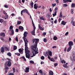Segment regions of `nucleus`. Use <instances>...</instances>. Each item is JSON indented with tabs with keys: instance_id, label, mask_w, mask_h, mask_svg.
Here are the masks:
<instances>
[{
	"instance_id": "30",
	"label": "nucleus",
	"mask_w": 75,
	"mask_h": 75,
	"mask_svg": "<svg viewBox=\"0 0 75 75\" xmlns=\"http://www.w3.org/2000/svg\"><path fill=\"white\" fill-rule=\"evenodd\" d=\"M17 46H13V50H17Z\"/></svg>"
},
{
	"instance_id": "14",
	"label": "nucleus",
	"mask_w": 75,
	"mask_h": 75,
	"mask_svg": "<svg viewBox=\"0 0 75 75\" xmlns=\"http://www.w3.org/2000/svg\"><path fill=\"white\" fill-rule=\"evenodd\" d=\"M71 48H72V47L69 46L67 50V52H69V51H71Z\"/></svg>"
},
{
	"instance_id": "64",
	"label": "nucleus",
	"mask_w": 75,
	"mask_h": 75,
	"mask_svg": "<svg viewBox=\"0 0 75 75\" xmlns=\"http://www.w3.org/2000/svg\"><path fill=\"white\" fill-rule=\"evenodd\" d=\"M16 32H18V29L17 28L16 29Z\"/></svg>"
},
{
	"instance_id": "45",
	"label": "nucleus",
	"mask_w": 75,
	"mask_h": 75,
	"mask_svg": "<svg viewBox=\"0 0 75 75\" xmlns=\"http://www.w3.org/2000/svg\"><path fill=\"white\" fill-rule=\"evenodd\" d=\"M16 41H17V42H18V38L16 37V38L15 39Z\"/></svg>"
},
{
	"instance_id": "24",
	"label": "nucleus",
	"mask_w": 75,
	"mask_h": 75,
	"mask_svg": "<svg viewBox=\"0 0 75 75\" xmlns=\"http://www.w3.org/2000/svg\"><path fill=\"white\" fill-rule=\"evenodd\" d=\"M7 55L8 56H9V57H11V53H10V52H8L7 53Z\"/></svg>"
},
{
	"instance_id": "52",
	"label": "nucleus",
	"mask_w": 75,
	"mask_h": 75,
	"mask_svg": "<svg viewBox=\"0 0 75 75\" xmlns=\"http://www.w3.org/2000/svg\"><path fill=\"white\" fill-rule=\"evenodd\" d=\"M40 19L41 20H44V18H43V17H40Z\"/></svg>"
},
{
	"instance_id": "55",
	"label": "nucleus",
	"mask_w": 75,
	"mask_h": 75,
	"mask_svg": "<svg viewBox=\"0 0 75 75\" xmlns=\"http://www.w3.org/2000/svg\"><path fill=\"white\" fill-rule=\"evenodd\" d=\"M41 8H42V9H44V8H45V7L44 6L42 5Z\"/></svg>"
},
{
	"instance_id": "23",
	"label": "nucleus",
	"mask_w": 75,
	"mask_h": 75,
	"mask_svg": "<svg viewBox=\"0 0 75 75\" xmlns=\"http://www.w3.org/2000/svg\"><path fill=\"white\" fill-rule=\"evenodd\" d=\"M63 67H64V68H68V66L67 65L65 64H64L63 65Z\"/></svg>"
},
{
	"instance_id": "20",
	"label": "nucleus",
	"mask_w": 75,
	"mask_h": 75,
	"mask_svg": "<svg viewBox=\"0 0 75 75\" xmlns=\"http://www.w3.org/2000/svg\"><path fill=\"white\" fill-rule=\"evenodd\" d=\"M34 8H35V9H37L38 8V6H37V5L36 4H35L34 5Z\"/></svg>"
},
{
	"instance_id": "43",
	"label": "nucleus",
	"mask_w": 75,
	"mask_h": 75,
	"mask_svg": "<svg viewBox=\"0 0 75 75\" xmlns=\"http://www.w3.org/2000/svg\"><path fill=\"white\" fill-rule=\"evenodd\" d=\"M42 35H44V36H45V35H46V33L45 32L44 33H43L42 34Z\"/></svg>"
},
{
	"instance_id": "10",
	"label": "nucleus",
	"mask_w": 75,
	"mask_h": 75,
	"mask_svg": "<svg viewBox=\"0 0 75 75\" xmlns=\"http://www.w3.org/2000/svg\"><path fill=\"white\" fill-rule=\"evenodd\" d=\"M38 27L40 30H41V31H43L44 29V28H42V27H41L40 25H38Z\"/></svg>"
},
{
	"instance_id": "49",
	"label": "nucleus",
	"mask_w": 75,
	"mask_h": 75,
	"mask_svg": "<svg viewBox=\"0 0 75 75\" xmlns=\"http://www.w3.org/2000/svg\"><path fill=\"white\" fill-rule=\"evenodd\" d=\"M5 50L6 51H7L8 50V48L6 47H5Z\"/></svg>"
},
{
	"instance_id": "57",
	"label": "nucleus",
	"mask_w": 75,
	"mask_h": 75,
	"mask_svg": "<svg viewBox=\"0 0 75 75\" xmlns=\"http://www.w3.org/2000/svg\"><path fill=\"white\" fill-rule=\"evenodd\" d=\"M47 16H48V17H51V16L50 15V14H47Z\"/></svg>"
},
{
	"instance_id": "54",
	"label": "nucleus",
	"mask_w": 75,
	"mask_h": 75,
	"mask_svg": "<svg viewBox=\"0 0 75 75\" xmlns=\"http://www.w3.org/2000/svg\"><path fill=\"white\" fill-rule=\"evenodd\" d=\"M4 6L5 8H8V6L5 5Z\"/></svg>"
},
{
	"instance_id": "29",
	"label": "nucleus",
	"mask_w": 75,
	"mask_h": 75,
	"mask_svg": "<svg viewBox=\"0 0 75 75\" xmlns=\"http://www.w3.org/2000/svg\"><path fill=\"white\" fill-rule=\"evenodd\" d=\"M39 72H40V74H41L42 75H43V73L41 70H40Z\"/></svg>"
},
{
	"instance_id": "31",
	"label": "nucleus",
	"mask_w": 75,
	"mask_h": 75,
	"mask_svg": "<svg viewBox=\"0 0 75 75\" xmlns=\"http://www.w3.org/2000/svg\"><path fill=\"white\" fill-rule=\"evenodd\" d=\"M15 54L18 56H20V53H15Z\"/></svg>"
},
{
	"instance_id": "25",
	"label": "nucleus",
	"mask_w": 75,
	"mask_h": 75,
	"mask_svg": "<svg viewBox=\"0 0 75 75\" xmlns=\"http://www.w3.org/2000/svg\"><path fill=\"white\" fill-rule=\"evenodd\" d=\"M71 7L73 8L74 7H75V4L74 3H72L71 4Z\"/></svg>"
},
{
	"instance_id": "3",
	"label": "nucleus",
	"mask_w": 75,
	"mask_h": 75,
	"mask_svg": "<svg viewBox=\"0 0 75 75\" xmlns=\"http://www.w3.org/2000/svg\"><path fill=\"white\" fill-rule=\"evenodd\" d=\"M57 10H58V8L56 7L54 9V14H52V15L53 17H55V16H57Z\"/></svg>"
},
{
	"instance_id": "47",
	"label": "nucleus",
	"mask_w": 75,
	"mask_h": 75,
	"mask_svg": "<svg viewBox=\"0 0 75 75\" xmlns=\"http://www.w3.org/2000/svg\"><path fill=\"white\" fill-rule=\"evenodd\" d=\"M56 6V4H52V7H55Z\"/></svg>"
},
{
	"instance_id": "7",
	"label": "nucleus",
	"mask_w": 75,
	"mask_h": 75,
	"mask_svg": "<svg viewBox=\"0 0 75 75\" xmlns=\"http://www.w3.org/2000/svg\"><path fill=\"white\" fill-rule=\"evenodd\" d=\"M37 45H35L33 46V51H35L36 50V48H37Z\"/></svg>"
},
{
	"instance_id": "39",
	"label": "nucleus",
	"mask_w": 75,
	"mask_h": 75,
	"mask_svg": "<svg viewBox=\"0 0 75 75\" xmlns=\"http://www.w3.org/2000/svg\"><path fill=\"white\" fill-rule=\"evenodd\" d=\"M15 68H13V73H14L16 71H15Z\"/></svg>"
},
{
	"instance_id": "15",
	"label": "nucleus",
	"mask_w": 75,
	"mask_h": 75,
	"mask_svg": "<svg viewBox=\"0 0 75 75\" xmlns=\"http://www.w3.org/2000/svg\"><path fill=\"white\" fill-rule=\"evenodd\" d=\"M11 33H10V35H13L14 34V30L13 29H11Z\"/></svg>"
},
{
	"instance_id": "17",
	"label": "nucleus",
	"mask_w": 75,
	"mask_h": 75,
	"mask_svg": "<svg viewBox=\"0 0 75 75\" xmlns=\"http://www.w3.org/2000/svg\"><path fill=\"white\" fill-rule=\"evenodd\" d=\"M66 23H67L64 21H62V23H61V24H62V25H65V24H66Z\"/></svg>"
},
{
	"instance_id": "26",
	"label": "nucleus",
	"mask_w": 75,
	"mask_h": 75,
	"mask_svg": "<svg viewBox=\"0 0 75 75\" xmlns=\"http://www.w3.org/2000/svg\"><path fill=\"white\" fill-rule=\"evenodd\" d=\"M50 61H52V62H55V59L53 58H52L50 59Z\"/></svg>"
},
{
	"instance_id": "61",
	"label": "nucleus",
	"mask_w": 75,
	"mask_h": 75,
	"mask_svg": "<svg viewBox=\"0 0 75 75\" xmlns=\"http://www.w3.org/2000/svg\"><path fill=\"white\" fill-rule=\"evenodd\" d=\"M28 34V33L27 32H25L24 33V34H26V35H27Z\"/></svg>"
},
{
	"instance_id": "16",
	"label": "nucleus",
	"mask_w": 75,
	"mask_h": 75,
	"mask_svg": "<svg viewBox=\"0 0 75 75\" xmlns=\"http://www.w3.org/2000/svg\"><path fill=\"white\" fill-rule=\"evenodd\" d=\"M18 51L19 52L21 53V54H23V50H22L21 49H18Z\"/></svg>"
},
{
	"instance_id": "21",
	"label": "nucleus",
	"mask_w": 75,
	"mask_h": 75,
	"mask_svg": "<svg viewBox=\"0 0 75 75\" xmlns=\"http://www.w3.org/2000/svg\"><path fill=\"white\" fill-rule=\"evenodd\" d=\"M31 33L32 35H35V31H34L33 30L31 31Z\"/></svg>"
},
{
	"instance_id": "58",
	"label": "nucleus",
	"mask_w": 75,
	"mask_h": 75,
	"mask_svg": "<svg viewBox=\"0 0 75 75\" xmlns=\"http://www.w3.org/2000/svg\"><path fill=\"white\" fill-rule=\"evenodd\" d=\"M36 28V27H35V26L33 27V30L35 31V30Z\"/></svg>"
},
{
	"instance_id": "1",
	"label": "nucleus",
	"mask_w": 75,
	"mask_h": 75,
	"mask_svg": "<svg viewBox=\"0 0 75 75\" xmlns=\"http://www.w3.org/2000/svg\"><path fill=\"white\" fill-rule=\"evenodd\" d=\"M25 56L26 58H28V59H30V54H29V55H28V53L30 52V51L28 50V46H25Z\"/></svg>"
},
{
	"instance_id": "59",
	"label": "nucleus",
	"mask_w": 75,
	"mask_h": 75,
	"mask_svg": "<svg viewBox=\"0 0 75 75\" xmlns=\"http://www.w3.org/2000/svg\"><path fill=\"white\" fill-rule=\"evenodd\" d=\"M59 18H62V15H59Z\"/></svg>"
},
{
	"instance_id": "40",
	"label": "nucleus",
	"mask_w": 75,
	"mask_h": 75,
	"mask_svg": "<svg viewBox=\"0 0 75 75\" xmlns=\"http://www.w3.org/2000/svg\"><path fill=\"white\" fill-rule=\"evenodd\" d=\"M26 13H27V14H28V15H30V14H29V13L28 12V11H27V10L26 9V11H25Z\"/></svg>"
},
{
	"instance_id": "34",
	"label": "nucleus",
	"mask_w": 75,
	"mask_h": 75,
	"mask_svg": "<svg viewBox=\"0 0 75 75\" xmlns=\"http://www.w3.org/2000/svg\"><path fill=\"white\" fill-rule=\"evenodd\" d=\"M36 40V39H32V41L33 42V43H34L35 42Z\"/></svg>"
},
{
	"instance_id": "38",
	"label": "nucleus",
	"mask_w": 75,
	"mask_h": 75,
	"mask_svg": "<svg viewBox=\"0 0 75 75\" xmlns=\"http://www.w3.org/2000/svg\"><path fill=\"white\" fill-rule=\"evenodd\" d=\"M29 62L30 63H31V64H34V61L32 60H30V61Z\"/></svg>"
},
{
	"instance_id": "4",
	"label": "nucleus",
	"mask_w": 75,
	"mask_h": 75,
	"mask_svg": "<svg viewBox=\"0 0 75 75\" xmlns=\"http://www.w3.org/2000/svg\"><path fill=\"white\" fill-rule=\"evenodd\" d=\"M6 64H7V66L10 67L11 65V63L10 61H8L6 62Z\"/></svg>"
},
{
	"instance_id": "2",
	"label": "nucleus",
	"mask_w": 75,
	"mask_h": 75,
	"mask_svg": "<svg viewBox=\"0 0 75 75\" xmlns=\"http://www.w3.org/2000/svg\"><path fill=\"white\" fill-rule=\"evenodd\" d=\"M24 37L23 38L24 39V40L25 42V46H28V41L27 40V39L25 38L26 37H27V35H26L25 34H23Z\"/></svg>"
},
{
	"instance_id": "44",
	"label": "nucleus",
	"mask_w": 75,
	"mask_h": 75,
	"mask_svg": "<svg viewBox=\"0 0 75 75\" xmlns=\"http://www.w3.org/2000/svg\"><path fill=\"white\" fill-rule=\"evenodd\" d=\"M13 27L12 26H10L9 28V29L11 30V29H13Z\"/></svg>"
},
{
	"instance_id": "32",
	"label": "nucleus",
	"mask_w": 75,
	"mask_h": 75,
	"mask_svg": "<svg viewBox=\"0 0 75 75\" xmlns=\"http://www.w3.org/2000/svg\"><path fill=\"white\" fill-rule=\"evenodd\" d=\"M74 9H72L71 10V14H74Z\"/></svg>"
},
{
	"instance_id": "11",
	"label": "nucleus",
	"mask_w": 75,
	"mask_h": 75,
	"mask_svg": "<svg viewBox=\"0 0 75 75\" xmlns=\"http://www.w3.org/2000/svg\"><path fill=\"white\" fill-rule=\"evenodd\" d=\"M0 50L1 51V52L2 53H3V52H4V49L3 47H2L1 49Z\"/></svg>"
},
{
	"instance_id": "50",
	"label": "nucleus",
	"mask_w": 75,
	"mask_h": 75,
	"mask_svg": "<svg viewBox=\"0 0 75 75\" xmlns=\"http://www.w3.org/2000/svg\"><path fill=\"white\" fill-rule=\"evenodd\" d=\"M58 65V63H56L55 64H54V66H55V67H57V65Z\"/></svg>"
},
{
	"instance_id": "46",
	"label": "nucleus",
	"mask_w": 75,
	"mask_h": 75,
	"mask_svg": "<svg viewBox=\"0 0 75 75\" xmlns=\"http://www.w3.org/2000/svg\"><path fill=\"white\" fill-rule=\"evenodd\" d=\"M5 70H8V67H5Z\"/></svg>"
},
{
	"instance_id": "6",
	"label": "nucleus",
	"mask_w": 75,
	"mask_h": 75,
	"mask_svg": "<svg viewBox=\"0 0 75 75\" xmlns=\"http://www.w3.org/2000/svg\"><path fill=\"white\" fill-rule=\"evenodd\" d=\"M19 30L20 31H23L24 30V28L22 26H20L19 27Z\"/></svg>"
},
{
	"instance_id": "19",
	"label": "nucleus",
	"mask_w": 75,
	"mask_h": 75,
	"mask_svg": "<svg viewBox=\"0 0 75 75\" xmlns=\"http://www.w3.org/2000/svg\"><path fill=\"white\" fill-rule=\"evenodd\" d=\"M71 24H72L73 26H75V22L73 21H71Z\"/></svg>"
},
{
	"instance_id": "53",
	"label": "nucleus",
	"mask_w": 75,
	"mask_h": 75,
	"mask_svg": "<svg viewBox=\"0 0 75 75\" xmlns=\"http://www.w3.org/2000/svg\"><path fill=\"white\" fill-rule=\"evenodd\" d=\"M21 23V21H19L18 22V24H20Z\"/></svg>"
},
{
	"instance_id": "9",
	"label": "nucleus",
	"mask_w": 75,
	"mask_h": 75,
	"mask_svg": "<svg viewBox=\"0 0 75 75\" xmlns=\"http://www.w3.org/2000/svg\"><path fill=\"white\" fill-rule=\"evenodd\" d=\"M30 69V68L29 67H26V70H25V72H28L30 71L29 70Z\"/></svg>"
},
{
	"instance_id": "62",
	"label": "nucleus",
	"mask_w": 75,
	"mask_h": 75,
	"mask_svg": "<svg viewBox=\"0 0 75 75\" xmlns=\"http://www.w3.org/2000/svg\"><path fill=\"white\" fill-rule=\"evenodd\" d=\"M1 40L2 41H3V40H4V38H3V37H1Z\"/></svg>"
},
{
	"instance_id": "42",
	"label": "nucleus",
	"mask_w": 75,
	"mask_h": 75,
	"mask_svg": "<svg viewBox=\"0 0 75 75\" xmlns=\"http://www.w3.org/2000/svg\"><path fill=\"white\" fill-rule=\"evenodd\" d=\"M41 59L42 60L44 59V57L43 56H42L41 57Z\"/></svg>"
},
{
	"instance_id": "56",
	"label": "nucleus",
	"mask_w": 75,
	"mask_h": 75,
	"mask_svg": "<svg viewBox=\"0 0 75 75\" xmlns=\"http://www.w3.org/2000/svg\"><path fill=\"white\" fill-rule=\"evenodd\" d=\"M61 18H59L58 20V21L59 23H60V21H61Z\"/></svg>"
},
{
	"instance_id": "22",
	"label": "nucleus",
	"mask_w": 75,
	"mask_h": 75,
	"mask_svg": "<svg viewBox=\"0 0 75 75\" xmlns=\"http://www.w3.org/2000/svg\"><path fill=\"white\" fill-rule=\"evenodd\" d=\"M39 40V39H36V40L35 42V44H36V45H37V43H38V41Z\"/></svg>"
},
{
	"instance_id": "12",
	"label": "nucleus",
	"mask_w": 75,
	"mask_h": 75,
	"mask_svg": "<svg viewBox=\"0 0 75 75\" xmlns=\"http://www.w3.org/2000/svg\"><path fill=\"white\" fill-rule=\"evenodd\" d=\"M48 53L50 57H52V52L50 50L48 51Z\"/></svg>"
},
{
	"instance_id": "41",
	"label": "nucleus",
	"mask_w": 75,
	"mask_h": 75,
	"mask_svg": "<svg viewBox=\"0 0 75 75\" xmlns=\"http://www.w3.org/2000/svg\"><path fill=\"white\" fill-rule=\"evenodd\" d=\"M45 55L46 56H47V55H48V52H46V53L45 54Z\"/></svg>"
},
{
	"instance_id": "63",
	"label": "nucleus",
	"mask_w": 75,
	"mask_h": 75,
	"mask_svg": "<svg viewBox=\"0 0 75 75\" xmlns=\"http://www.w3.org/2000/svg\"><path fill=\"white\" fill-rule=\"evenodd\" d=\"M64 7H67V6H68L67 4H64Z\"/></svg>"
},
{
	"instance_id": "33",
	"label": "nucleus",
	"mask_w": 75,
	"mask_h": 75,
	"mask_svg": "<svg viewBox=\"0 0 75 75\" xmlns=\"http://www.w3.org/2000/svg\"><path fill=\"white\" fill-rule=\"evenodd\" d=\"M63 1L64 3H67L68 0H63Z\"/></svg>"
},
{
	"instance_id": "51",
	"label": "nucleus",
	"mask_w": 75,
	"mask_h": 75,
	"mask_svg": "<svg viewBox=\"0 0 75 75\" xmlns=\"http://www.w3.org/2000/svg\"><path fill=\"white\" fill-rule=\"evenodd\" d=\"M8 75H14V73H11L9 74Z\"/></svg>"
},
{
	"instance_id": "35",
	"label": "nucleus",
	"mask_w": 75,
	"mask_h": 75,
	"mask_svg": "<svg viewBox=\"0 0 75 75\" xmlns=\"http://www.w3.org/2000/svg\"><path fill=\"white\" fill-rule=\"evenodd\" d=\"M33 4H34V3L33 2H31L30 4V6H31V7H33Z\"/></svg>"
},
{
	"instance_id": "28",
	"label": "nucleus",
	"mask_w": 75,
	"mask_h": 75,
	"mask_svg": "<svg viewBox=\"0 0 75 75\" xmlns=\"http://www.w3.org/2000/svg\"><path fill=\"white\" fill-rule=\"evenodd\" d=\"M4 22V20L2 19H0V23H2L3 22Z\"/></svg>"
},
{
	"instance_id": "13",
	"label": "nucleus",
	"mask_w": 75,
	"mask_h": 75,
	"mask_svg": "<svg viewBox=\"0 0 75 75\" xmlns=\"http://www.w3.org/2000/svg\"><path fill=\"white\" fill-rule=\"evenodd\" d=\"M54 75V73L52 71H50L49 72V74L48 75Z\"/></svg>"
},
{
	"instance_id": "60",
	"label": "nucleus",
	"mask_w": 75,
	"mask_h": 75,
	"mask_svg": "<svg viewBox=\"0 0 75 75\" xmlns=\"http://www.w3.org/2000/svg\"><path fill=\"white\" fill-rule=\"evenodd\" d=\"M69 34V32H67V33H66L65 34V35H67L68 34Z\"/></svg>"
},
{
	"instance_id": "18",
	"label": "nucleus",
	"mask_w": 75,
	"mask_h": 75,
	"mask_svg": "<svg viewBox=\"0 0 75 75\" xmlns=\"http://www.w3.org/2000/svg\"><path fill=\"white\" fill-rule=\"evenodd\" d=\"M0 35L2 37H5V34L3 33H1Z\"/></svg>"
},
{
	"instance_id": "37",
	"label": "nucleus",
	"mask_w": 75,
	"mask_h": 75,
	"mask_svg": "<svg viewBox=\"0 0 75 75\" xmlns=\"http://www.w3.org/2000/svg\"><path fill=\"white\" fill-rule=\"evenodd\" d=\"M22 58H23V59H24V61H26V59H25V58L23 56L22 57Z\"/></svg>"
},
{
	"instance_id": "5",
	"label": "nucleus",
	"mask_w": 75,
	"mask_h": 75,
	"mask_svg": "<svg viewBox=\"0 0 75 75\" xmlns=\"http://www.w3.org/2000/svg\"><path fill=\"white\" fill-rule=\"evenodd\" d=\"M69 47H72V46L73 45L74 43H73V42L72 41H69Z\"/></svg>"
},
{
	"instance_id": "48",
	"label": "nucleus",
	"mask_w": 75,
	"mask_h": 75,
	"mask_svg": "<svg viewBox=\"0 0 75 75\" xmlns=\"http://www.w3.org/2000/svg\"><path fill=\"white\" fill-rule=\"evenodd\" d=\"M34 51H33L32 52L33 53V57L35 56V54L34 53Z\"/></svg>"
},
{
	"instance_id": "36",
	"label": "nucleus",
	"mask_w": 75,
	"mask_h": 75,
	"mask_svg": "<svg viewBox=\"0 0 75 75\" xmlns=\"http://www.w3.org/2000/svg\"><path fill=\"white\" fill-rule=\"evenodd\" d=\"M43 40L44 42H46L47 41V40L45 38H44Z\"/></svg>"
},
{
	"instance_id": "27",
	"label": "nucleus",
	"mask_w": 75,
	"mask_h": 75,
	"mask_svg": "<svg viewBox=\"0 0 75 75\" xmlns=\"http://www.w3.org/2000/svg\"><path fill=\"white\" fill-rule=\"evenodd\" d=\"M53 39L54 40H57L58 38L56 36H54L53 37Z\"/></svg>"
},
{
	"instance_id": "8",
	"label": "nucleus",
	"mask_w": 75,
	"mask_h": 75,
	"mask_svg": "<svg viewBox=\"0 0 75 75\" xmlns=\"http://www.w3.org/2000/svg\"><path fill=\"white\" fill-rule=\"evenodd\" d=\"M26 11V9H24L21 12V16H23V13H25V11Z\"/></svg>"
}]
</instances>
